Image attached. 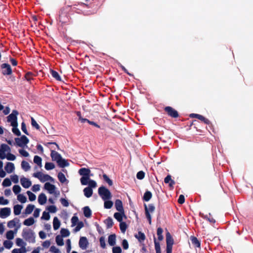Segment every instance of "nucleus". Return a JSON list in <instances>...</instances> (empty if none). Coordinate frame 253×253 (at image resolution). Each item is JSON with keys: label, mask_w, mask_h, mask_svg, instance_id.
I'll list each match as a JSON object with an SVG mask.
<instances>
[{"label": "nucleus", "mask_w": 253, "mask_h": 253, "mask_svg": "<svg viewBox=\"0 0 253 253\" xmlns=\"http://www.w3.org/2000/svg\"><path fill=\"white\" fill-rule=\"evenodd\" d=\"M17 200L21 203L24 204L27 202L26 197L23 194H19L17 196Z\"/></svg>", "instance_id": "nucleus-25"}, {"label": "nucleus", "mask_w": 253, "mask_h": 253, "mask_svg": "<svg viewBox=\"0 0 253 253\" xmlns=\"http://www.w3.org/2000/svg\"><path fill=\"white\" fill-rule=\"evenodd\" d=\"M84 194L87 198L90 197L93 193V191L90 187H86L84 189Z\"/></svg>", "instance_id": "nucleus-27"}, {"label": "nucleus", "mask_w": 253, "mask_h": 253, "mask_svg": "<svg viewBox=\"0 0 253 253\" xmlns=\"http://www.w3.org/2000/svg\"><path fill=\"white\" fill-rule=\"evenodd\" d=\"M84 215L86 217H89L91 214V211L88 207H85L84 209Z\"/></svg>", "instance_id": "nucleus-45"}, {"label": "nucleus", "mask_w": 253, "mask_h": 253, "mask_svg": "<svg viewBox=\"0 0 253 253\" xmlns=\"http://www.w3.org/2000/svg\"><path fill=\"white\" fill-rule=\"evenodd\" d=\"M15 243L17 246L20 247V249L27 250L26 248L27 243L22 239L20 238H16L15 240Z\"/></svg>", "instance_id": "nucleus-15"}, {"label": "nucleus", "mask_w": 253, "mask_h": 253, "mask_svg": "<svg viewBox=\"0 0 253 253\" xmlns=\"http://www.w3.org/2000/svg\"><path fill=\"white\" fill-rule=\"evenodd\" d=\"M7 226L9 228L16 227V229H18L20 227V221L18 218H15L13 220H10L8 222Z\"/></svg>", "instance_id": "nucleus-11"}, {"label": "nucleus", "mask_w": 253, "mask_h": 253, "mask_svg": "<svg viewBox=\"0 0 253 253\" xmlns=\"http://www.w3.org/2000/svg\"><path fill=\"white\" fill-rule=\"evenodd\" d=\"M105 222L108 228H110L113 224V220L110 217H108L107 219H106L105 221Z\"/></svg>", "instance_id": "nucleus-51"}, {"label": "nucleus", "mask_w": 253, "mask_h": 253, "mask_svg": "<svg viewBox=\"0 0 253 253\" xmlns=\"http://www.w3.org/2000/svg\"><path fill=\"white\" fill-rule=\"evenodd\" d=\"M51 74L52 76L58 81H61V78L58 73L54 71L51 70Z\"/></svg>", "instance_id": "nucleus-53"}, {"label": "nucleus", "mask_w": 253, "mask_h": 253, "mask_svg": "<svg viewBox=\"0 0 253 253\" xmlns=\"http://www.w3.org/2000/svg\"><path fill=\"white\" fill-rule=\"evenodd\" d=\"M165 182L166 183H168L170 187H172L174 184V181L171 179V176L170 175H168L165 178Z\"/></svg>", "instance_id": "nucleus-35"}, {"label": "nucleus", "mask_w": 253, "mask_h": 253, "mask_svg": "<svg viewBox=\"0 0 253 253\" xmlns=\"http://www.w3.org/2000/svg\"><path fill=\"white\" fill-rule=\"evenodd\" d=\"M191 241L192 244L194 245L195 247H200V243L196 237H191Z\"/></svg>", "instance_id": "nucleus-44"}, {"label": "nucleus", "mask_w": 253, "mask_h": 253, "mask_svg": "<svg viewBox=\"0 0 253 253\" xmlns=\"http://www.w3.org/2000/svg\"><path fill=\"white\" fill-rule=\"evenodd\" d=\"M3 246L7 249H11L13 246V242L9 240H6L3 241Z\"/></svg>", "instance_id": "nucleus-31"}, {"label": "nucleus", "mask_w": 253, "mask_h": 253, "mask_svg": "<svg viewBox=\"0 0 253 253\" xmlns=\"http://www.w3.org/2000/svg\"><path fill=\"white\" fill-rule=\"evenodd\" d=\"M103 179L110 185H113L112 181L109 178V177L105 174L103 175Z\"/></svg>", "instance_id": "nucleus-55"}, {"label": "nucleus", "mask_w": 253, "mask_h": 253, "mask_svg": "<svg viewBox=\"0 0 253 253\" xmlns=\"http://www.w3.org/2000/svg\"><path fill=\"white\" fill-rule=\"evenodd\" d=\"M2 185L3 187H8L11 185V180L9 178H5L3 180Z\"/></svg>", "instance_id": "nucleus-50"}, {"label": "nucleus", "mask_w": 253, "mask_h": 253, "mask_svg": "<svg viewBox=\"0 0 253 253\" xmlns=\"http://www.w3.org/2000/svg\"><path fill=\"white\" fill-rule=\"evenodd\" d=\"M34 205L31 204L28 205L25 210V213L27 214H31L34 210Z\"/></svg>", "instance_id": "nucleus-34"}, {"label": "nucleus", "mask_w": 253, "mask_h": 253, "mask_svg": "<svg viewBox=\"0 0 253 253\" xmlns=\"http://www.w3.org/2000/svg\"><path fill=\"white\" fill-rule=\"evenodd\" d=\"M58 178L60 182L62 183H64L65 182L68 183V180L66 179L65 175L62 172H59L58 174Z\"/></svg>", "instance_id": "nucleus-28"}, {"label": "nucleus", "mask_w": 253, "mask_h": 253, "mask_svg": "<svg viewBox=\"0 0 253 253\" xmlns=\"http://www.w3.org/2000/svg\"><path fill=\"white\" fill-rule=\"evenodd\" d=\"M20 154L24 157H28L29 156V153L24 149H19L18 150Z\"/></svg>", "instance_id": "nucleus-59"}, {"label": "nucleus", "mask_w": 253, "mask_h": 253, "mask_svg": "<svg viewBox=\"0 0 253 253\" xmlns=\"http://www.w3.org/2000/svg\"><path fill=\"white\" fill-rule=\"evenodd\" d=\"M9 203L8 200L5 199L3 196H0V205L5 206L7 205Z\"/></svg>", "instance_id": "nucleus-48"}, {"label": "nucleus", "mask_w": 253, "mask_h": 253, "mask_svg": "<svg viewBox=\"0 0 253 253\" xmlns=\"http://www.w3.org/2000/svg\"><path fill=\"white\" fill-rule=\"evenodd\" d=\"M35 221L33 217H30L25 219L23 224L26 226H31L35 223Z\"/></svg>", "instance_id": "nucleus-33"}, {"label": "nucleus", "mask_w": 253, "mask_h": 253, "mask_svg": "<svg viewBox=\"0 0 253 253\" xmlns=\"http://www.w3.org/2000/svg\"><path fill=\"white\" fill-rule=\"evenodd\" d=\"M15 141L17 146L23 148L27 147V145L29 141L28 138L25 135L15 138Z\"/></svg>", "instance_id": "nucleus-8"}, {"label": "nucleus", "mask_w": 253, "mask_h": 253, "mask_svg": "<svg viewBox=\"0 0 253 253\" xmlns=\"http://www.w3.org/2000/svg\"><path fill=\"white\" fill-rule=\"evenodd\" d=\"M60 233L61 234V236H62V237H67L70 235L69 231L65 228H62L61 229Z\"/></svg>", "instance_id": "nucleus-41"}, {"label": "nucleus", "mask_w": 253, "mask_h": 253, "mask_svg": "<svg viewBox=\"0 0 253 253\" xmlns=\"http://www.w3.org/2000/svg\"><path fill=\"white\" fill-rule=\"evenodd\" d=\"M27 195L28 196L29 200L30 201H34L36 199V196L35 194L33 193L32 192L30 191H27L26 192Z\"/></svg>", "instance_id": "nucleus-39"}, {"label": "nucleus", "mask_w": 253, "mask_h": 253, "mask_svg": "<svg viewBox=\"0 0 253 253\" xmlns=\"http://www.w3.org/2000/svg\"><path fill=\"white\" fill-rule=\"evenodd\" d=\"M166 242L167 245H173V240L170 234L168 232L166 233Z\"/></svg>", "instance_id": "nucleus-29"}, {"label": "nucleus", "mask_w": 253, "mask_h": 253, "mask_svg": "<svg viewBox=\"0 0 253 253\" xmlns=\"http://www.w3.org/2000/svg\"><path fill=\"white\" fill-rule=\"evenodd\" d=\"M12 190L14 193L17 195L21 191V188L19 185H15L13 186Z\"/></svg>", "instance_id": "nucleus-42"}, {"label": "nucleus", "mask_w": 253, "mask_h": 253, "mask_svg": "<svg viewBox=\"0 0 253 253\" xmlns=\"http://www.w3.org/2000/svg\"><path fill=\"white\" fill-rule=\"evenodd\" d=\"M89 179V176H82L80 179L81 183L83 185H86L88 184Z\"/></svg>", "instance_id": "nucleus-38"}, {"label": "nucleus", "mask_w": 253, "mask_h": 253, "mask_svg": "<svg viewBox=\"0 0 253 253\" xmlns=\"http://www.w3.org/2000/svg\"><path fill=\"white\" fill-rule=\"evenodd\" d=\"M115 207L119 211H124L123 204L120 200H117L115 202Z\"/></svg>", "instance_id": "nucleus-24"}, {"label": "nucleus", "mask_w": 253, "mask_h": 253, "mask_svg": "<svg viewBox=\"0 0 253 253\" xmlns=\"http://www.w3.org/2000/svg\"><path fill=\"white\" fill-rule=\"evenodd\" d=\"M113 253H121L122 250L120 247H115L112 250Z\"/></svg>", "instance_id": "nucleus-64"}, {"label": "nucleus", "mask_w": 253, "mask_h": 253, "mask_svg": "<svg viewBox=\"0 0 253 253\" xmlns=\"http://www.w3.org/2000/svg\"><path fill=\"white\" fill-rule=\"evenodd\" d=\"M2 74L3 75H10L12 73V70L9 64L4 63L1 65Z\"/></svg>", "instance_id": "nucleus-14"}, {"label": "nucleus", "mask_w": 253, "mask_h": 253, "mask_svg": "<svg viewBox=\"0 0 253 253\" xmlns=\"http://www.w3.org/2000/svg\"><path fill=\"white\" fill-rule=\"evenodd\" d=\"M11 181L14 183H17L19 182V178L18 175L14 174L10 176Z\"/></svg>", "instance_id": "nucleus-61"}, {"label": "nucleus", "mask_w": 253, "mask_h": 253, "mask_svg": "<svg viewBox=\"0 0 253 253\" xmlns=\"http://www.w3.org/2000/svg\"><path fill=\"white\" fill-rule=\"evenodd\" d=\"M88 184L89 185L88 187H90V188H95L97 186L96 182L94 180H91L90 179H89V180L88 181Z\"/></svg>", "instance_id": "nucleus-60"}, {"label": "nucleus", "mask_w": 253, "mask_h": 253, "mask_svg": "<svg viewBox=\"0 0 253 253\" xmlns=\"http://www.w3.org/2000/svg\"><path fill=\"white\" fill-rule=\"evenodd\" d=\"M55 168L54 165L52 163H46L45 164V169L46 170H51Z\"/></svg>", "instance_id": "nucleus-52"}, {"label": "nucleus", "mask_w": 253, "mask_h": 253, "mask_svg": "<svg viewBox=\"0 0 253 253\" xmlns=\"http://www.w3.org/2000/svg\"><path fill=\"white\" fill-rule=\"evenodd\" d=\"M46 209L50 213H55L57 211L56 207L54 205L48 206Z\"/></svg>", "instance_id": "nucleus-47"}, {"label": "nucleus", "mask_w": 253, "mask_h": 253, "mask_svg": "<svg viewBox=\"0 0 253 253\" xmlns=\"http://www.w3.org/2000/svg\"><path fill=\"white\" fill-rule=\"evenodd\" d=\"M4 169L8 173H12L15 169L14 164L11 162H7L5 166Z\"/></svg>", "instance_id": "nucleus-16"}, {"label": "nucleus", "mask_w": 253, "mask_h": 253, "mask_svg": "<svg viewBox=\"0 0 253 253\" xmlns=\"http://www.w3.org/2000/svg\"><path fill=\"white\" fill-rule=\"evenodd\" d=\"M20 183L22 186L25 188H28L32 185V182L30 180L25 177L21 178Z\"/></svg>", "instance_id": "nucleus-13"}, {"label": "nucleus", "mask_w": 253, "mask_h": 253, "mask_svg": "<svg viewBox=\"0 0 253 253\" xmlns=\"http://www.w3.org/2000/svg\"><path fill=\"white\" fill-rule=\"evenodd\" d=\"M190 117L191 118H196L199 120L204 122L205 124H209L210 121L204 116L197 114H191L190 115Z\"/></svg>", "instance_id": "nucleus-20"}, {"label": "nucleus", "mask_w": 253, "mask_h": 253, "mask_svg": "<svg viewBox=\"0 0 253 253\" xmlns=\"http://www.w3.org/2000/svg\"><path fill=\"white\" fill-rule=\"evenodd\" d=\"M18 113L16 110H13L11 114L7 117V122L10 123L11 126H12V131L17 136H20L21 132L19 129L17 128V115Z\"/></svg>", "instance_id": "nucleus-1"}, {"label": "nucleus", "mask_w": 253, "mask_h": 253, "mask_svg": "<svg viewBox=\"0 0 253 253\" xmlns=\"http://www.w3.org/2000/svg\"><path fill=\"white\" fill-rule=\"evenodd\" d=\"M152 197V194L150 191H147L144 193L143 199L145 201H149Z\"/></svg>", "instance_id": "nucleus-49"}, {"label": "nucleus", "mask_w": 253, "mask_h": 253, "mask_svg": "<svg viewBox=\"0 0 253 253\" xmlns=\"http://www.w3.org/2000/svg\"><path fill=\"white\" fill-rule=\"evenodd\" d=\"M165 111L168 113V114L172 117H178V113L177 112L173 109L172 108L170 107H167L165 108Z\"/></svg>", "instance_id": "nucleus-17"}, {"label": "nucleus", "mask_w": 253, "mask_h": 253, "mask_svg": "<svg viewBox=\"0 0 253 253\" xmlns=\"http://www.w3.org/2000/svg\"><path fill=\"white\" fill-rule=\"evenodd\" d=\"M51 157L53 161H56L59 167L64 168L69 166L67 161L63 159L61 156L54 150L51 151Z\"/></svg>", "instance_id": "nucleus-3"}, {"label": "nucleus", "mask_w": 253, "mask_h": 253, "mask_svg": "<svg viewBox=\"0 0 253 253\" xmlns=\"http://www.w3.org/2000/svg\"><path fill=\"white\" fill-rule=\"evenodd\" d=\"M114 216L120 222L122 221L124 217L126 218L124 211L116 212L115 213Z\"/></svg>", "instance_id": "nucleus-22"}, {"label": "nucleus", "mask_w": 253, "mask_h": 253, "mask_svg": "<svg viewBox=\"0 0 253 253\" xmlns=\"http://www.w3.org/2000/svg\"><path fill=\"white\" fill-rule=\"evenodd\" d=\"M163 233V229L161 228H158L157 229V235L158 237V239L160 241H161L163 239V236L162 235Z\"/></svg>", "instance_id": "nucleus-56"}, {"label": "nucleus", "mask_w": 253, "mask_h": 253, "mask_svg": "<svg viewBox=\"0 0 253 253\" xmlns=\"http://www.w3.org/2000/svg\"><path fill=\"white\" fill-rule=\"evenodd\" d=\"M44 188L49 194L54 195L55 197H58L60 195V191L57 190L56 186L49 182H46L44 184Z\"/></svg>", "instance_id": "nucleus-5"}, {"label": "nucleus", "mask_w": 253, "mask_h": 253, "mask_svg": "<svg viewBox=\"0 0 253 253\" xmlns=\"http://www.w3.org/2000/svg\"><path fill=\"white\" fill-rule=\"evenodd\" d=\"M17 229H16L15 230H9L5 234L6 238L7 240H13L15 237V235L17 233Z\"/></svg>", "instance_id": "nucleus-21"}, {"label": "nucleus", "mask_w": 253, "mask_h": 253, "mask_svg": "<svg viewBox=\"0 0 253 253\" xmlns=\"http://www.w3.org/2000/svg\"><path fill=\"white\" fill-rule=\"evenodd\" d=\"M84 226V224L82 222H80L77 223V226L75 227L74 231L78 232Z\"/></svg>", "instance_id": "nucleus-63"}, {"label": "nucleus", "mask_w": 253, "mask_h": 253, "mask_svg": "<svg viewBox=\"0 0 253 253\" xmlns=\"http://www.w3.org/2000/svg\"><path fill=\"white\" fill-rule=\"evenodd\" d=\"M108 243L112 246L116 244V236L115 235H111L108 237Z\"/></svg>", "instance_id": "nucleus-32"}, {"label": "nucleus", "mask_w": 253, "mask_h": 253, "mask_svg": "<svg viewBox=\"0 0 253 253\" xmlns=\"http://www.w3.org/2000/svg\"><path fill=\"white\" fill-rule=\"evenodd\" d=\"M21 167L25 171L29 170L31 169V166H30L29 164L25 161L22 162Z\"/></svg>", "instance_id": "nucleus-30"}, {"label": "nucleus", "mask_w": 253, "mask_h": 253, "mask_svg": "<svg viewBox=\"0 0 253 253\" xmlns=\"http://www.w3.org/2000/svg\"><path fill=\"white\" fill-rule=\"evenodd\" d=\"M113 205V203L112 201L109 200H104V207L105 209H111Z\"/></svg>", "instance_id": "nucleus-36"}, {"label": "nucleus", "mask_w": 253, "mask_h": 253, "mask_svg": "<svg viewBox=\"0 0 253 253\" xmlns=\"http://www.w3.org/2000/svg\"><path fill=\"white\" fill-rule=\"evenodd\" d=\"M23 209V206L20 205H16L14 206L13 211L15 215H19L21 213V211Z\"/></svg>", "instance_id": "nucleus-26"}, {"label": "nucleus", "mask_w": 253, "mask_h": 253, "mask_svg": "<svg viewBox=\"0 0 253 253\" xmlns=\"http://www.w3.org/2000/svg\"><path fill=\"white\" fill-rule=\"evenodd\" d=\"M33 176L38 178L41 182H45L46 181H54V179L50 175L44 174L41 172H37L33 173Z\"/></svg>", "instance_id": "nucleus-6"}, {"label": "nucleus", "mask_w": 253, "mask_h": 253, "mask_svg": "<svg viewBox=\"0 0 253 253\" xmlns=\"http://www.w3.org/2000/svg\"><path fill=\"white\" fill-rule=\"evenodd\" d=\"M23 238L29 243H34L35 242V233L34 232L29 228L23 229L22 232Z\"/></svg>", "instance_id": "nucleus-4"}, {"label": "nucleus", "mask_w": 253, "mask_h": 253, "mask_svg": "<svg viewBox=\"0 0 253 253\" xmlns=\"http://www.w3.org/2000/svg\"><path fill=\"white\" fill-rule=\"evenodd\" d=\"M11 209L9 208H3L0 209V217L1 218H6L11 214Z\"/></svg>", "instance_id": "nucleus-10"}, {"label": "nucleus", "mask_w": 253, "mask_h": 253, "mask_svg": "<svg viewBox=\"0 0 253 253\" xmlns=\"http://www.w3.org/2000/svg\"><path fill=\"white\" fill-rule=\"evenodd\" d=\"M98 194L103 201L110 200L112 197L111 192L104 186H101L99 188Z\"/></svg>", "instance_id": "nucleus-7"}, {"label": "nucleus", "mask_w": 253, "mask_h": 253, "mask_svg": "<svg viewBox=\"0 0 253 253\" xmlns=\"http://www.w3.org/2000/svg\"><path fill=\"white\" fill-rule=\"evenodd\" d=\"M135 237L140 241H143L145 240V236L144 233L139 232L135 235Z\"/></svg>", "instance_id": "nucleus-40"}, {"label": "nucleus", "mask_w": 253, "mask_h": 253, "mask_svg": "<svg viewBox=\"0 0 253 253\" xmlns=\"http://www.w3.org/2000/svg\"><path fill=\"white\" fill-rule=\"evenodd\" d=\"M27 252V250H24L20 248L14 249L11 253H25Z\"/></svg>", "instance_id": "nucleus-58"}, {"label": "nucleus", "mask_w": 253, "mask_h": 253, "mask_svg": "<svg viewBox=\"0 0 253 253\" xmlns=\"http://www.w3.org/2000/svg\"><path fill=\"white\" fill-rule=\"evenodd\" d=\"M79 173L81 175L83 176H90L92 175L90 174V170L88 169L82 168L79 171Z\"/></svg>", "instance_id": "nucleus-19"}, {"label": "nucleus", "mask_w": 253, "mask_h": 253, "mask_svg": "<svg viewBox=\"0 0 253 253\" xmlns=\"http://www.w3.org/2000/svg\"><path fill=\"white\" fill-rule=\"evenodd\" d=\"M89 245L88 240L87 238L85 237H82L80 238L79 242V247L82 249V250H86L87 248L88 247Z\"/></svg>", "instance_id": "nucleus-12"}, {"label": "nucleus", "mask_w": 253, "mask_h": 253, "mask_svg": "<svg viewBox=\"0 0 253 253\" xmlns=\"http://www.w3.org/2000/svg\"><path fill=\"white\" fill-rule=\"evenodd\" d=\"M61 223L57 217H54L53 220V227L54 230L58 229L60 226Z\"/></svg>", "instance_id": "nucleus-23"}, {"label": "nucleus", "mask_w": 253, "mask_h": 253, "mask_svg": "<svg viewBox=\"0 0 253 253\" xmlns=\"http://www.w3.org/2000/svg\"><path fill=\"white\" fill-rule=\"evenodd\" d=\"M42 158L38 156H35L34 157V162L40 167H42Z\"/></svg>", "instance_id": "nucleus-37"}, {"label": "nucleus", "mask_w": 253, "mask_h": 253, "mask_svg": "<svg viewBox=\"0 0 253 253\" xmlns=\"http://www.w3.org/2000/svg\"><path fill=\"white\" fill-rule=\"evenodd\" d=\"M50 216L48 212L44 211L42 212L41 219L45 220H49L50 219Z\"/></svg>", "instance_id": "nucleus-46"}, {"label": "nucleus", "mask_w": 253, "mask_h": 253, "mask_svg": "<svg viewBox=\"0 0 253 253\" xmlns=\"http://www.w3.org/2000/svg\"><path fill=\"white\" fill-rule=\"evenodd\" d=\"M0 159L14 161L16 156L11 153V148L7 145L2 144L0 146Z\"/></svg>", "instance_id": "nucleus-2"}, {"label": "nucleus", "mask_w": 253, "mask_h": 253, "mask_svg": "<svg viewBox=\"0 0 253 253\" xmlns=\"http://www.w3.org/2000/svg\"><path fill=\"white\" fill-rule=\"evenodd\" d=\"M56 242L58 246H63L64 245L63 237L61 236L58 235L56 237Z\"/></svg>", "instance_id": "nucleus-43"}, {"label": "nucleus", "mask_w": 253, "mask_h": 253, "mask_svg": "<svg viewBox=\"0 0 253 253\" xmlns=\"http://www.w3.org/2000/svg\"><path fill=\"white\" fill-rule=\"evenodd\" d=\"M50 252H51L52 253H61L60 251L54 246H52L50 247Z\"/></svg>", "instance_id": "nucleus-62"}, {"label": "nucleus", "mask_w": 253, "mask_h": 253, "mask_svg": "<svg viewBox=\"0 0 253 253\" xmlns=\"http://www.w3.org/2000/svg\"><path fill=\"white\" fill-rule=\"evenodd\" d=\"M156 253H161L160 245L159 242H157L156 240L154 241Z\"/></svg>", "instance_id": "nucleus-57"}, {"label": "nucleus", "mask_w": 253, "mask_h": 253, "mask_svg": "<svg viewBox=\"0 0 253 253\" xmlns=\"http://www.w3.org/2000/svg\"><path fill=\"white\" fill-rule=\"evenodd\" d=\"M38 201L40 205H43L46 203L47 197L44 193H42L39 195Z\"/></svg>", "instance_id": "nucleus-18"}, {"label": "nucleus", "mask_w": 253, "mask_h": 253, "mask_svg": "<svg viewBox=\"0 0 253 253\" xmlns=\"http://www.w3.org/2000/svg\"><path fill=\"white\" fill-rule=\"evenodd\" d=\"M154 210L155 207L152 204H149L148 206L145 205V214L147 218L149 220V224H151V214L154 211Z\"/></svg>", "instance_id": "nucleus-9"}, {"label": "nucleus", "mask_w": 253, "mask_h": 253, "mask_svg": "<svg viewBox=\"0 0 253 253\" xmlns=\"http://www.w3.org/2000/svg\"><path fill=\"white\" fill-rule=\"evenodd\" d=\"M120 227L121 231L123 233H125L127 228V226L125 222L122 221L120 223Z\"/></svg>", "instance_id": "nucleus-54"}]
</instances>
